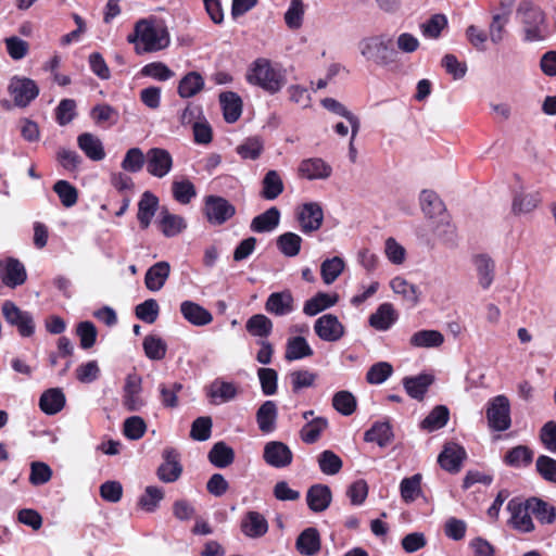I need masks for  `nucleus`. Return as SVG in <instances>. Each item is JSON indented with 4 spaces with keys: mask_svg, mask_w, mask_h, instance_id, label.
I'll return each mask as SVG.
<instances>
[{
    "mask_svg": "<svg viewBox=\"0 0 556 556\" xmlns=\"http://www.w3.org/2000/svg\"><path fill=\"white\" fill-rule=\"evenodd\" d=\"M332 406L344 416H350L356 410L357 402L350 391H339L332 397Z\"/></svg>",
    "mask_w": 556,
    "mask_h": 556,
    "instance_id": "nucleus-56",
    "label": "nucleus"
},
{
    "mask_svg": "<svg viewBox=\"0 0 556 556\" xmlns=\"http://www.w3.org/2000/svg\"><path fill=\"white\" fill-rule=\"evenodd\" d=\"M147 172L156 178L165 177L173 167L170 153L163 148H151L147 151Z\"/></svg>",
    "mask_w": 556,
    "mask_h": 556,
    "instance_id": "nucleus-12",
    "label": "nucleus"
},
{
    "mask_svg": "<svg viewBox=\"0 0 556 556\" xmlns=\"http://www.w3.org/2000/svg\"><path fill=\"white\" fill-rule=\"evenodd\" d=\"M485 414L489 427L495 431H505L511 425L510 404L505 395L491 399L488 402Z\"/></svg>",
    "mask_w": 556,
    "mask_h": 556,
    "instance_id": "nucleus-5",
    "label": "nucleus"
},
{
    "mask_svg": "<svg viewBox=\"0 0 556 556\" xmlns=\"http://www.w3.org/2000/svg\"><path fill=\"white\" fill-rule=\"evenodd\" d=\"M241 529L249 538H260L267 532L268 523L262 514L249 511L241 522Z\"/></svg>",
    "mask_w": 556,
    "mask_h": 556,
    "instance_id": "nucleus-34",
    "label": "nucleus"
},
{
    "mask_svg": "<svg viewBox=\"0 0 556 556\" xmlns=\"http://www.w3.org/2000/svg\"><path fill=\"white\" fill-rule=\"evenodd\" d=\"M289 378L291 381L292 392L299 393L304 388H311L314 386L317 374L301 369V370H294L289 374Z\"/></svg>",
    "mask_w": 556,
    "mask_h": 556,
    "instance_id": "nucleus-60",
    "label": "nucleus"
},
{
    "mask_svg": "<svg viewBox=\"0 0 556 556\" xmlns=\"http://www.w3.org/2000/svg\"><path fill=\"white\" fill-rule=\"evenodd\" d=\"M219 102L223 108L224 118L227 123L237 122L242 113V100L232 91L222 92Z\"/></svg>",
    "mask_w": 556,
    "mask_h": 556,
    "instance_id": "nucleus-29",
    "label": "nucleus"
},
{
    "mask_svg": "<svg viewBox=\"0 0 556 556\" xmlns=\"http://www.w3.org/2000/svg\"><path fill=\"white\" fill-rule=\"evenodd\" d=\"M2 314L5 320L15 326L22 337H30L35 332V323L30 313L22 311L13 302L2 304Z\"/></svg>",
    "mask_w": 556,
    "mask_h": 556,
    "instance_id": "nucleus-7",
    "label": "nucleus"
},
{
    "mask_svg": "<svg viewBox=\"0 0 556 556\" xmlns=\"http://www.w3.org/2000/svg\"><path fill=\"white\" fill-rule=\"evenodd\" d=\"M143 350L148 358L161 361L166 355L167 345L162 338L149 334L143 340Z\"/></svg>",
    "mask_w": 556,
    "mask_h": 556,
    "instance_id": "nucleus-54",
    "label": "nucleus"
},
{
    "mask_svg": "<svg viewBox=\"0 0 556 556\" xmlns=\"http://www.w3.org/2000/svg\"><path fill=\"white\" fill-rule=\"evenodd\" d=\"M314 331L323 341L337 342L345 334V327L336 315L325 314L315 320Z\"/></svg>",
    "mask_w": 556,
    "mask_h": 556,
    "instance_id": "nucleus-10",
    "label": "nucleus"
},
{
    "mask_svg": "<svg viewBox=\"0 0 556 556\" xmlns=\"http://www.w3.org/2000/svg\"><path fill=\"white\" fill-rule=\"evenodd\" d=\"M302 238L294 232H285L277 238L279 251L288 256L294 257L300 253Z\"/></svg>",
    "mask_w": 556,
    "mask_h": 556,
    "instance_id": "nucleus-49",
    "label": "nucleus"
},
{
    "mask_svg": "<svg viewBox=\"0 0 556 556\" xmlns=\"http://www.w3.org/2000/svg\"><path fill=\"white\" fill-rule=\"evenodd\" d=\"M159 206V199L150 191H144L138 203L137 218L142 229H147Z\"/></svg>",
    "mask_w": 556,
    "mask_h": 556,
    "instance_id": "nucleus-30",
    "label": "nucleus"
},
{
    "mask_svg": "<svg viewBox=\"0 0 556 556\" xmlns=\"http://www.w3.org/2000/svg\"><path fill=\"white\" fill-rule=\"evenodd\" d=\"M299 173L309 180L326 179L331 175L332 168L324 160L312 157L301 162Z\"/></svg>",
    "mask_w": 556,
    "mask_h": 556,
    "instance_id": "nucleus-21",
    "label": "nucleus"
},
{
    "mask_svg": "<svg viewBox=\"0 0 556 556\" xmlns=\"http://www.w3.org/2000/svg\"><path fill=\"white\" fill-rule=\"evenodd\" d=\"M236 213L235 206L226 199L217 195L205 198V215L207 220L215 225H222Z\"/></svg>",
    "mask_w": 556,
    "mask_h": 556,
    "instance_id": "nucleus-11",
    "label": "nucleus"
},
{
    "mask_svg": "<svg viewBox=\"0 0 556 556\" xmlns=\"http://www.w3.org/2000/svg\"><path fill=\"white\" fill-rule=\"evenodd\" d=\"M338 295H330L325 292H318L304 303L303 313L307 316H315L320 312L333 306L338 302Z\"/></svg>",
    "mask_w": 556,
    "mask_h": 556,
    "instance_id": "nucleus-40",
    "label": "nucleus"
},
{
    "mask_svg": "<svg viewBox=\"0 0 556 556\" xmlns=\"http://www.w3.org/2000/svg\"><path fill=\"white\" fill-rule=\"evenodd\" d=\"M53 191L58 194L61 203L65 207H72L78 201L77 189L67 180H58L53 185Z\"/></svg>",
    "mask_w": 556,
    "mask_h": 556,
    "instance_id": "nucleus-57",
    "label": "nucleus"
},
{
    "mask_svg": "<svg viewBox=\"0 0 556 556\" xmlns=\"http://www.w3.org/2000/svg\"><path fill=\"white\" fill-rule=\"evenodd\" d=\"M263 457L269 466L283 468L292 463L293 454L285 443L270 441L265 444Z\"/></svg>",
    "mask_w": 556,
    "mask_h": 556,
    "instance_id": "nucleus-15",
    "label": "nucleus"
},
{
    "mask_svg": "<svg viewBox=\"0 0 556 556\" xmlns=\"http://www.w3.org/2000/svg\"><path fill=\"white\" fill-rule=\"evenodd\" d=\"M142 379L137 374H129L126 377L123 388V405L128 412H139L144 406L140 396L142 391Z\"/></svg>",
    "mask_w": 556,
    "mask_h": 556,
    "instance_id": "nucleus-13",
    "label": "nucleus"
},
{
    "mask_svg": "<svg viewBox=\"0 0 556 556\" xmlns=\"http://www.w3.org/2000/svg\"><path fill=\"white\" fill-rule=\"evenodd\" d=\"M298 552L305 556H314L320 549V536L315 528H306L296 539Z\"/></svg>",
    "mask_w": 556,
    "mask_h": 556,
    "instance_id": "nucleus-27",
    "label": "nucleus"
},
{
    "mask_svg": "<svg viewBox=\"0 0 556 556\" xmlns=\"http://www.w3.org/2000/svg\"><path fill=\"white\" fill-rule=\"evenodd\" d=\"M147 161V153H143L140 148H130L127 150L121 166L125 172L138 173L140 172Z\"/></svg>",
    "mask_w": 556,
    "mask_h": 556,
    "instance_id": "nucleus-53",
    "label": "nucleus"
},
{
    "mask_svg": "<svg viewBox=\"0 0 556 556\" xmlns=\"http://www.w3.org/2000/svg\"><path fill=\"white\" fill-rule=\"evenodd\" d=\"M264 150V142L263 140L257 137H249L247 138L242 143H240L236 148V152L243 159V160H257Z\"/></svg>",
    "mask_w": 556,
    "mask_h": 556,
    "instance_id": "nucleus-48",
    "label": "nucleus"
},
{
    "mask_svg": "<svg viewBox=\"0 0 556 556\" xmlns=\"http://www.w3.org/2000/svg\"><path fill=\"white\" fill-rule=\"evenodd\" d=\"M479 285L483 289H489L493 283L495 276V263L488 254H477L472 258Z\"/></svg>",
    "mask_w": 556,
    "mask_h": 556,
    "instance_id": "nucleus-25",
    "label": "nucleus"
},
{
    "mask_svg": "<svg viewBox=\"0 0 556 556\" xmlns=\"http://www.w3.org/2000/svg\"><path fill=\"white\" fill-rule=\"evenodd\" d=\"M399 315L391 303H382L378 306L375 313H372L368 323L370 327L378 331L389 330L393 324L397 320Z\"/></svg>",
    "mask_w": 556,
    "mask_h": 556,
    "instance_id": "nucleus-18",
    "label": "nucleus"
},
{
    "mask_svg": "<svg viewBox=\"0 0 556 556\" xmlns=\"http://www.w3.org/2000/svg\"><path fill=\"white\" fill-rule=\"evenodd\" d=\"M204 88V79L198 72H189L178 85V94L181 98H191Z\"/></svg>",
    "mask_w": 556,
    "mask_h": 556,
    "instance_id": "nucleus-42",
    "label": "nucleus"
},
{
    "mask_svg": "<svg viewBox=\"0 0 556 556\" xmlns=\"http://www.w3.org/2000/svg\"><path fill=\"white\" fill-rule=\"evenodd\" d=\"M77 144L91 161L98 162L105 157V151L101 140L91 132L80 134L77 137Z\"/></svg>",
    "mask_w": 556,
    "mask_h": 556,
    "instance_id": "nucleus-22",
    "label": "nucleus"
},
{
    "mask_svg": "<svg viewBox=\"0 0 556 556\" xmlns=\"http://www.w3.org/2000/svg\"><path fill=\"white\" fill-rule=\"evenodd\" d=\"M444 341L443 334L438 330H420L415 332L410 339V345L415 348H438Z\"/></svg>",
    "mask_w": 556,
    "mask_h": 556,
    "instance_id": "nucleus-47",
    "label": "nucleus"
},
{
    "mask_svg": "<svg viewBox=\"0 0 556 556\" xmlns=\"http://www.w3.org/2000/svg\"><path fill=\"white\" fill-rule=\"evenodd\" d=\"M208 460L217 468H225L233 463L235 452L225 442L215 443L208 452Z\"/></svg>",
    "mask_w": 556,
    "mask_h": 556,
    "instance_id": "nucleus-44",
    "label": "nucleus"
},
{
    "mask_svg": "<svg viewBox=\"0 0 556 556\" xmlns=\"http://www.w3.org/2000/svg\"><path fill=\"white\" fill-rule=\"evenodd\" d=\"M394 438L389 421H376L364 434L366 442H375L380 447L389 445Z\"/></svg>",
    "mask_w": 556,
    "mask_h": 556,
    "instance_id": "nucleus-33",
    "label": "nucleus"
},
{
    "mask_svg": "<svg viewBox=\"0 0 556 556\" xmlns=\"http://www.w3.org/2000/svg\"><path fill=\"white\" fill-rule=\"evenodd\" d=\"M421 475L416 473L409 478H404L400 484V492L402 500L405 503L414 502L419 495H421Z\"/></svg>",
    "mask_w": 556,
    "mask_h": 556,
    "instance_id": "nucleus-55",
    "label": "nucleus"
},
{
    "mask_svg": "<svg viewBox=\"0 0 556 556\" xmlns=\"http://www.w3.org/2000/svg\"><path fill=\"white\" fill-rule=\"evenodd\" d=\"M238 395V388L235 383L216 379L207 388V396L213 404L232 401Z\"/></svg>",
    "mask_w": 556,
    "mask_h": 556,
    "instance_id": "nucleus-24",
    "label": "nucleus"
},
{
    "mask_svg": "<svg viewBox=\"0 0 556 556\" xmlns=\"http://www.w3.org/2000/svg\"><path fill=\"white\" fill-rule=\"evenodd\" d=\"M419 200L421 211L428 218H434L443 215L445 211L444 203L434 191L422 190L420 192Z\"/></svg>",
    "mask_w": 556,
    "mask_h": 556,
    "instance_id": "nucleus-36",
    "label": "nucleus"
},
{
    "mask_svg": "<svg viewBox=\"0 0 556 556\" xmlns=\"http://www.w3.org/2000/svg\"><path fill=\"white\" fill-rule=\"evenodd\" d=\"M527 502L528 508H530L531 514L539 520V522L542 525H552L555 522L556 508L554 506L534 496L528 498Z\"/></svg>",
    "mask_w": 556,
    "mask_h": 556,
    "instance_id": "nucleus-35",
    "label": "nucleus"
},
{
    "mask_svg": "<svg viewBox=\"0 0 556 556\" xmlns=\"http://www.w3.org/2000/svg\"><path fill=\"white\" fill-rule=\"evenodd\" d=\"M393 372V367L387 362L374 364L366 374V380L370 384L383 383Z\"/></svg>",
    "mask_w": 556,
    "mask_h": 556,
    "instance_id": "nucleus-63",
    "label": "nucleus"
},
{
    "mask_svg": "<svg viewBox=\"0 0 556 556\" xmlns=\"http://www.w3.org/2000/svg\"><path fill=\"white\" fill-rule=\"evenodd\" d=\"M247 79L271 94L280 91L287 83L286 72L279 65H274L263 58L252 63Z\"/></svg>",
    "mask_w": 556,
    "mask_h": 556,
    "instance_id": "nucleus-3",
    "label": "nucleus"
},
{
    "mask_svg": "<svg viewBox=\"0 0 556 556\" xmlns=\"http://www.w3.org/2000/svg\"><path fill=\"white\" fill-rule=\"evenodd\" d=\"M180 313L188 323L198 327L206 326L213 320L210 311L192 301H184L180 304Z\"/></svg>",
    "mask_w": 556,
    "mask_h": 556,
    "instance_id": "nucleus-20",
    "label": "nucleus"
},
{
    "mask_svg": "<svg viewBox=\"0 0 556 556\" xmlns=\"http://www.w3.org/2000/svg\"><path fill=\"white\" fill-rule=\"evenodd\" d=\"M357 49L365 61L379 67H387L396 62L397 50L394 48L392 36L376 34L362 38Z\"/></svg>",
    "mask_w": 556,
    "mask_h": 556,
    "instance_id": "nucleus-2",
    "label": "nucleus"
},
{
    "mask_svg": "<svg viewBox=\"0 0 556 556\" xmlns=\"http://www.w3.org/2000/svg\"><path fill=\"white\" fill-rule=\"evenodd\" d=\"M8 92L13 98L14 105L26 108L38 97L39 87L30 78L13 76L8 86Z\"/></svg>",
    "mask_w": 556,
    "mask_h": 556,
    "instance_id": "nucleus-6",
    "label": "nucleus"
},
{
    "mask_svg": "<svg viewBox=\"0 0 556 556\" xmlns=\"http://www.w3.org/2000/svg\"><path fill=\"white\" fill-rule=\"evenodd\" d=\"M343 269L344 262L341 257L334 256L332 258L325 260L320 266L323 281L326 285H331L342 274Z\"/></svg>",
    "mask_w": 556,
    "mask_h": 556,
    "instance_id": "nucleus-52",
    "label": "nucleus"
},
{
    "mask_svg": "<svg viewBox=\"0 0 556 556\" xmlns=\"http://www.w3.org/2000/svg\"><path fill=\"white\" fill-rule=\"evenodd\" d=\"M391 289L410 305L415 306L419 302L420 291L417 286L409 283L402 277H395L390 282Z\"/></svg>",
    "mask_w": 556,
    "mask_h": 556,
    "instance_id": "nucleus-43",
    "label": "nucleus"
},
{
    "mask_svg": "<svg viewBox=\"0 0 556 556\" xmlns=\"http://www.w3.org/2000/svg\"><path fill=\"white\" fill-rule=\"evenodd\" d=\"M261 389L264 395L270 396L276 394L278 388V374L273 368L262 367L257 370Z\"/></svg>",
    "mask_w": 556,
    "mask_h": 556,
    "instance_id": "nucleus-61",
    "label": "nucleus"
},
{
    "mask_svg": "<svg viewBox=\"0 0 556 556\" xmlns=\"http://www.w3.org/2000/svg\"><path fill=\"white\" fill-rule=\"evenodd\" d=\"M278 408L274 401H265L256 412V422L264 433H270L276 428Z\"/></svg>",
    "mask_w": 556,
    "mask_h": 556,
    "instance_id": "nucleus-28",
    "label": "nucleus"
},
{
    "mask_svg": "<svg viewBox=\"0 0 556 556\" xmlns=\"http://www.w3.org/2000/svg\"><path fill=\"white\" fill-rule=\"evenodd\" d=\"M127 40L135 45L137 54L163 50L170 42L169 34L165 26L146 18L139 20L135 24L134 31L128 35Z\"/></svg>",
    "mask_w": 556,
    "mask_h": 556,
    "instance_id": "nucleus-1",
    "label": "nucleus"
},
{
    "mask_svg": "<svg viewBox=\"0 0 556 556\" xmlns=\"http://www.w3.org/2000/svg\"><path fill=\"white\" fill-rule=\"evenodd\" d=\"M466 451L463 446L450 442L446 443L439 454L438 463L448 472H458L462 468V463L466 458Z\"/></svg>",
    "mask_w": 556,
    "mask_h": 556,
    "instance_id": "nucleus-16",
    "label": "nucleus"
},
{
    "mask_svg": "<svg viewBox=\"0 0 556 556\" xmlns=\"http://www.w3.org/2000/svg\"><path fill=\"white\" fill-rule=\"evenodd\" d=\"M296 219L301 230L304 233L317 231L324 220V211L319 203L307 202L302 204L296 211Z\"/></svg>",
    "mask_w": 556,
    "mask_h": 556,
    "instance_id": "nucleus-9",
    "label": "nucleus"
},
{
    "mask_svg": "<svg viewBox=\"0 0 556 556\" xmlns=\"http://www.w3.org/2000/svg\"><path fill=\"white\" fill-rule=\"evenodd\" d=\"M265 309L276 316H286L294 309V299L290 290L269 294L265 303Z\"/></svg>",
    "mask_w": 556,
    "mask_h": 556,
    "instance_id": "nucleus-17",
    "label": "nucleus"
},
{
    "mask_svg": "<svg viewBox=\"0 0 556 556\" xmlns=\"http://www.w3.org/2000/svg\"><path fill=\"white\" fill-rule=\"evenodd\" d=\"M279 220L280 212L276 206H273L252 219L251 229L255 232H268L278 226Z\"/></svg>",
    "mask_w": 556,
    "mask_h": 556,
    "instance_id": "nucleus-38",
    "label": "nucleus"
},
{
    "mask_svg": "<svg viewBox=\"0 0 556 556\" xmlns=\"http://www.w3.org/2000/svg\"><path fill=\"white\" fill-rule=\"evenodd\" d=\"M304 4L302 0H291L285 13V22L290 29H299L303 24Z\"/></svg>",
    "mask_w": 556,
    "mask_h": 556,
    "instance_id": "nucleus-64",
    "label": "nucleus"
},
{
    "mask_svg": "<svg viewBox=\"0 0 556 556\" xmlns=\"http://www.w3.org/2000/svg\"><path fill=\"white\" fill-rule=\"evenodd\" d=\"M448 417V408L444 405H438L421 421L420 427L429 432L441 429L447 424Z\"/></svg>",
    "mask_w": 556,
    "mask_h": 556,
    "instance_id": "nucleus-46",
    "label": "nucleus"
},
{
    "mask_svg": "<svg viewBox=\"0 0 556 556\" xmlns=\"http://www.w3.org/2000/svg\"><path fill=\"white\" fill-rule=\"evenodd\" d=\"M65 405L64 393L60 389L45 391L39 400L41 410L48 415L59 413Z\"/></svg>",
    "mask_w": 556,
    "mask_h": 556,
    "instance_id": "nucleus-37",
    "label": "nucleus"
},
{
    "mask_svg": "<svg viewBox=\"0 0 556 556\" xmlns=\"http://www.w3.org/2000/svg\"><path fill=\"white\" fill-rule=\"evenodd\" d=\"M318 465L325 475L333 476L342 468L341 458L330 450L321 452L318 456Z\"/></svg>",
    "mask_w": 556,
    "mask_h": 556,
    "instance_id": "nucleus-62",
    "label": "nucleus"
},
{
    "mask_svg": "<svg viewBox=\"0 0 556 556\" xmlns=\"http://www.w3.org/2000/svg\"><path fill=\"white\" fill-rule=\"evenodd\" d=\"M285 190V185L280 174L275 170H268L262 179V190L260 195L268 201L277 199Z\"/></svg>",
    "mask_w": 556,
    "mask_h": 556,
    "instance_id": "nucleus-31",
    "label": "nucleus"
},
{
    "mask_svg": "<svg viewBox=\"0 0 556 556\" xmlns=\"http://www.w3.org/2000/svg\"><path fill=\"white\" fill-rule=\"evenodd\" d=\"M26 277L25 267L20 261L15 258L7 261L1 273V279L5 286L10 288L21 286L25 282Z\"/></svg>",
    "mask_w": 556,
    "mask_h": 556,
    "instance_id": "nucleus-26",
    "label": "nucleus"
},
{
    "mask_svg": "<svg viewBox=\"0 0 556 556\" xmlns=\"http://www.w3.org/2000/svg\"><path fill=\"white\" fill-rule=\"evenodd\" d=\"M164 462L157 468V477L161 481L170 483L179 479L182 472L179 453L172 447L163 452Z\"/></svg>",
    "mask_w": 556,
    "mask_h": 556,
    "instance_id": "nucleus-14",
    "label": "nucleus"
},
{
    "mask_svg": "<svg viewBox=\"0 0 556 556\" xmlns=\"http://www.w3.org/2000/svg\"><path fill=\"white\" fill-rule=\"evenodd\" d=\"M273 321L263 314L251 316L245 323V329L252 337L266 339L273 331Z\"/></svg>",
    "mask_w": 556,
    "mask_h": 556,
    "instance_id": "nucleus-41",
    "label": "nucleus"
},
{
    "mask_svg": "<svg viewBox=\"0 0 556 556\" xmlns=\"http://www.w3.org/2000/svg\"><path fill=\"white\" fill-rule=\"evenodd\" d=\"M327 427L328 420L325 417H316L309 420L300 432L302 441L307 444L315 443Z\"/></svg>",
    "mask_w": 556,
    "mask_h": 556,
    "instance_id": "nucleus-50",
    "label": "nucleus"
},
{
    "mask_svg": "<svg viewBox=\"0 0 556 556\" xmlns=\"http://www.w3.org/2000/svg\"><path fill=\"white\" fill-rule=\"evenodd\" d=\"M313 350L307 343L306 339L301 336L291 337L287 341L285 358L289 362L309 357L313 355Z\"/></svg>",
    "mask_w": 556,
    "mask_h": 556,
    "instance_id": "nucleus-39",
    "label": "nucleus"
},
{
    "mask_svg": "<svg viewBox=\"0 0 556 556\" xmlns=\"http://www.w3.org/2000/svg\"><path fill=\"white\" fill-rule=\"evenodd\" d=\"M180 382L161 383L159 386L160 399L164 407L175 408L178 406L177 394L182 390Z\"/></svg>",
    "mask_w": 556,
    "mask_h": 556,
    "instance_id": "nucleus-59",
    "label": "nucleus"
},
{
    "mask_svg": "<svg viewBox=\"0 0 556 556\" xmlns=\"http://www.w3.org/2000/svg\"><path fill=\"white\" fill-rule=\"evenodd\" d=\"M518 14L525 25L526 40L539 41L544 38L542 25L544 13L530 2H522L518 8Z\"/></svg>",
    "mask_w": 556,
    "mask_h": 556,
    "instance_id": "nucleus-4",
    "label": "nucleus"
},
{
    "mask_svg": "<svg viewBox=\"0 0 556 556\" xmlns=\"http://www.w3.org/2000/svg\"><path fill=\"white\" fill-rule=\"evenodd\" d=\"M433 377L427 374H420L415 377H405L403 379V386L407 394L418 401H421L428 391V388L432 384Z\"/></svg>",
    "mask_w": 556,
    "mask_h": 556,
    "instance_id": "nucleus-32",
    "label": "nucleus"
},
{
    "mask_svg": "<svg viewBox=\"0 0 556 556\" xmlns=\"http://www.w3.org/2000/svg\"><path fill=\"white\" fill-rule=\"evenodd\" d=\"M160 225L166 237H174L186 228L185 219L179 215L170 214L165 207L161 212Z\"/></svg>",
    "mask_w": 556,
    "mask_h": 556,
    "instance_id": "nucleus-45",
    "label": "nucleus"
},
{
    "mask_svg": "<svg viewBox=\"0 0 556 556\" xmlns=\"http://www.w3.org/2000/svg\"><path fill=\"white\" fill-rule=\"evenodd\" d=\"M507 509L510 513V526L523 533L534 531L535 527L531 518V510L528 508V502L519 498H513L507 504Z\"/></svg>",
    "mask_w": 556,
    "mask_h": 556,
    "instance_id": "nucleus-8",
    "label": "nucleus"
},
{
    "mask_svg": "<svg viewBox=\"0 0 556 556\" xmlns=\"http://www.w3.org/2000/svg\"><path fill=\"white\" fill-rule=\"evenodd\" d=\"M172 191L174 199L181 204H188L197 195L194 185L188 179L174 180Z\"/></svg>",
    "mask_w": 556,
    "mask_h": 556,
    "instance_id": "nucleus-58",
    "label": "nucleus"
},
{
    "mask_svg": "<svg viewBox=\"0 0 556 556\" xmlns=\"http://www.w3.org/2000/svg\"><path fill=\"white\" fill-rule=\"evenodd\" d=\"M331 500V490L326 484H314L306 493L307 505L314 513L326 510L330 506Z\"/></svg>",
    "mask_w": 556,
    "mask_h": 556,
    "instance_id": "nucleus-19",
    "label": "nucleus"
},
{
    "mask_svg": "<svg viewBox=\"0 0 556 556\" xmlns=\"http://www.w3.org/2000/svg\"><path fill=\"white\" fill-rule=\"evenodd\" d=\"M170 273V265L161 261L152 265L146 273L144 283L150 291H159L165 285Z\"/></svg>",
    "mask_w": 556,
    "mask_h": 556,
    "instance_id": "nucleus-23",
    "label": "nucleus"
},
{
    "mask_svg": "<svg viewBox=\"0 0 556 556\" xmlns=\"http://www.w3.org/2000/svg\"><path fill=\"white\" fill-rule=\"evenodd\" d=\"M533 458V452L526 445H518L510 448L505 457L506 465L511 467L528 466Z\"/></svg>",
    "mask_w": 556,
    "mask_h": 556,
    "instance_id": "nucleus-51",
    "label": "nucleus"
}]
</instances>
